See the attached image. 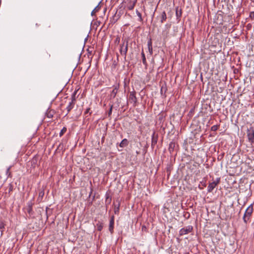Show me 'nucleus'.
Wrapping results in <instances>:
<instances>
[{
    "label": "nucleus",
    "instance_id": "17",
    "mask_svg": "<svg viewBox=\"0 0 254 254\" xmlns=\"http://www.w3.org/2000/svg\"><path fill=\"white\" fill-rule=\"evenodd\" d=\"M100 7H99V5L96 6L95 8L91 12V15H93L95 13L99 11Z\"/></svg>",
    "mask_w": 254,
    "mask_h": 254
},
{
    "label": "nucleus",
    "instance_id": "4",
    "mask_svg": "<svg viewBox=\"0 0 254 254\" xmlns=\"http://www.w3.org/2000/svg\"><path fill=\"white\" fill-rule=\"evenodd\" d=\"M76 94V92H74V94L72 95L71 97V101L70 102L68 105V106L66 107V109L67 110V113L66 114V115H67L69 112L72 109L75 105V95Z\"/></svg>",
    "mask_w": 254,
    "mask_h": 254
},
{
    "label": "nucleus",
    "instance_id": "22",
    "mask_svg": "<svg viewBox=\"0 0 254 254\" xmlns=\"http://www.w3.org/2000/svg\"><path fill=\"white\" fill-rule=\"evenodd\" d=\"M120 206L118 205L117 206H115L114 209V212L115 214H118L119 212Z\"/></svg>",
    "mask_w": 254,
    "mask_h": 254
},
{
    "label": "nucleus",
    "instance_id": "15",
    "mask_svg": "<svg viewBox=\"0 0 254 254\" xmlns=\"http://www.w3.org/2000/svg\"><path fill=\"white\" fill-rule=\"evenodd\" d=\"M175 148V143L171 142L169 146V151L170 153H172L174 151Z\"/></svg>",
    "mask_w": 254,
    "mask_h": 254
},
{
    "label": "nucleus",
    "instance_id": "16",
    "mask_svg": "<svg viewBox=\"0 0 254 254\" xmlns=\"http://www.w3.org/2000/svg\"><path fill=\"white\" fill-rule=\"evenodd\" d=\"M166 19V13L164 11L161 14V22L163 23L165 20Z\"/></svg>",
    "mask_w": 254,
    "mask_h": 254
},
{
    "label": "nucleus",
    "instance_id": "1",
    "mask_svg": "<svg viewBox=\"0 0 254 254\" xmlns=\"http://www.w3.org/2000/svg\"><path fill=\"white\" fill-rule=\"evenodd\" d=\"M128 50V41L124 40L123 43L120 45V54L125 57L126 58L127 53Z\"/></svg>",
    "mask_w": 254,
    "mask_h": 254
},
{
    "label": "nucleus",
    "instance_id": "12",
    "mask_svg": "<svg viewBox=\"0 0 254 254\" xmlns=\"http://www.w3.org/2000/svg\"><path fill=\"white\" fill-rule=\"evenodd\" d=\"M117 92H118V89H117V88H115L112 91V92L111 93V95H110L111 98H114L116 97Z\"/></svg>",
    "mask_w": 254,
    "mask_h": 254
},
{
    "label": "nucleus",
    "instance_id": "8",
    "mask_svg": "<svg viewBox=\"0 0 254 254\" xmlns=\"http://www.w3.org/2000/svg\"><path fill=\"white\" fill-rule=\"evenodd\" d=\"M114 216H112L110 220L109 230L111 234L114 232Z\"/></svg>",
    "mask_w": 254,
    "mask_h": 254
},
{
    "label": "nucleus",
    "instance_id": "2",
    "mask_svg": "<svg viewBox=\"0 0 254 254\" xmlns=\"http://www.w3.org/2000/svg\"><path fill=\"white\" fill-rule=\"evenodd\" d=\"M253 212V207L252 204H251L246 210L245 213L243 216V220L245 223H247L249 220L250 216Z\"/></svg>",
    "mask_w": 254,
    "mask_h": 254
},
{
    "label": "nucleus",
    "instance_id": "11",
    "mask_svg": "<svg viewBox=\"0 0 254 254\" xmlns=\"http://www.w3.org/2000/svg\"><path fill=\"white\" fill-rule=\"evenodd\" d=\"M157 138L155 137V133H154L152 135V146H154L157 143Z\"/></svg>",
    "mask_w": 254,
    "mask_h": 254
},
{
    "label": "nucleus",
    "instance_id": "7",
    "mask_svg": "<svg viewBox=\"0 0 254 254\" xmlns=\"http://www.w3.org/2000/svg\"><path fill=\"white\" fill-rule=\"evenodd\" d=\"M192 230V227L191 226H188L185 228H183L180 231V235H184L188 234Z\"/></svg>",
    "mask_w": 254,
    "mask_h": 254
},
{
    "label": "nucleus",
    "instance_id": "19",
    "mask_svg": "<svg viewBox=\"0 0 254 254\" xmlns=\"http://www.w3.org/2000/svg\"><path fill=\"white\" fill-rule=\"evenodd\" d=\"M5 224L3 221H0V230L1 231V233L3 231V229H4Z\"/></svg>",
    "mask_w": 254,
    "mask_h": 254
},
{
    "label": "nucleus",
    "instance_id": "29",
    "mask_svg": "<svg viewBox=\"0 0 254 254\" xmlns=\"http://www.w3.org/2000/svg\"><path fill=\"white\" fill-rule=\"evenodd\" d=\"M9 170H10V168L9 167L8 168H7V171H6L7 174H8L9 172Z\"/></svg>",
    "mask_w": 254,
    "mask_h": 254
},
{
    "label": "nucleus",
    "instance_id": "14",
    "mask_svg": "<svg viewBox=\"0 0 254 254\" xmlns=\"http://www.w3.org/2000/svg\"><path fill=\"white\" fill-rule=\"evenodd\" d=\"M148 48L149 52L150 54H152V42L151 40L148 42L147 43Z\"/></svg>",
    "mask_w": 254,
    "mask_h": 254
},
{
    "label": "nucleus",
    "instance_id": "3",
    "mask_svg": "<svg viewBox=\"0 0 254 254\" xmlns=\"http://www.w3.org/2000/svg\"><path fill=\"white\" fill-rule=\"evenodd\" d=\"M137 0H124L123 2L124 5V8H127L128 10H132L135 5Z\"/></svg>",
    "mask_w": 254,
    "mask_h": 254
},
{
    "label": "nucleus",
    "instance_id": "21",
    "mask_svg": "<svg viewBox=\"0 0 254 254\" xmlns=\"http://www.w3.org/2000/svg\"><path fill=\"white\" fill-rule=\"evenodd\" d=\"M66 131V128L64 127L60 132V136H62Z\"/></svg>",
    "mask_w": 254,
    "mask_h": 254
},
{
    "label": "nucleus",
    "instance_id": "10",
    "mask_svg": "<svg viewBox=\"0 0 254 254\" xmlns=\"http://www.w3.org/2000/svg\"><path fill=\"white\" fill-rule=\"evenodd\" d=\"M128 142L127 139H126V138L122 140V141L120 143V146L121 147H125L128 145Z\"/></svg>",
    "mask_w": 254,
    "mask_h": 254
},
{
    "label": "nucleus",
    "instance_id": "20",
    "mask_svg": "<svg viewBox=\"0 0 254 254\" xmlns=\"http://www.w3.org/2000/svg\"><path fill=\"white\" fill-rule=\"evenodd\" d=\"M141 56H142V63L146 65V58H145V54H144V53L143 52L141 53Z\"/></svg>",
    "mask_w": 254,
    "mask_h": 254
},
{
    "label": "nucleus",
    "instance_id": "18",
    "mask_svg": "<svg viewBox=\"0 0 254 254\" xmlns=\"http://www.w3.org/2000/svg\"><path fill=\"white\" fill-rule=\"evenodd\" d=\"M136 13L138 17V21L140 22H141L143 20L142 16H141V14L137 9L136 10Z\"/></svg>",
    "mask_w": 254,
    "mask_h": 254
},
{
    "label": "nucleus",
    "instance_id": "31",
    "mask_svg": "<svg viewBox=\"0 0 254 254\" xmlns=\"http://www.w3.org/2000/svg\"><path fill=\"white\" fill-rule=\"evenodd\" d=\"M31 209H32V208H31V207H30V209H29V211H29V212H30V210H31Z\"/></svg>",
    "mask_w": 254,
    "mask_h": 254
},
{
    "label": "nucleus",
    "instance_id": "13",
    "mask_svg": "<svg viewBox=\"0 0 254 254\" xmlns=\"http://www.w3.org/2000/svg\"><path fill=\"white\" fill-rule=\"evenodd\" d=\"M96 227L98 231H101L103 228V223L99 221L96 224Z\"/></svg>",
    "mask_w": 254,
    "mask_h": 254
},
{
    "label": "nucleus",
    "instance_id": "9",
    "mask_svg": "<svg viewBox=\"0 0 254 254\" xmlns=\"http://www.w3.org/2000/svg\"><path fill=\"white\" fill-rule=\"evenodd\" d=\"M248 137L250 141L254 143V130H252L248 133Z\"/></svg>",
    "mask_w": 254,
    "mask_h": 254
},
{
    "label": "nucleus",
    "instance_id": "27",
    "mask_svg": "<svg viewBox=\"0 0 254 254\" xmlns=\"http://www.w3.org/2000/svg\"><path fill=\"white\" fill-rule=\"evenodd\" d=\"M250 16L251 17H254V12H251L250 13Z\"/></svg>",
    "mask_w": 254,
    "mask_h": 254
},
{
    "label": "nucleus",
    "instance_id": "26",
    "mask_svg": "<svg viewBox=\"0 0 254 254\" xmlns=\"http://www.w3.org/2000/svg\"><path fill=\"white\" fill-rule=\"evenodd\" d=\"M112 108H113V105H112L110 107V110H109V115H111L112 114Z\"/></svg>",
    "mask_w": 254,
    "mask_h": 254
},
{
    "label": "nucleus",
    "instance_id": "28",
    "mask_svg": "<svg viewBox=\"0 0 254 254\" xmlns=\"http://www.w3.org/2000/svg\"><path fill=\"white\" fill-rule=\"evenodd\" d=\"M44 194V193L43 191H41L40 192H39V196H43Z\"/></svg>",
    "mask_w": 254,
    "mask_h": 254
},
{
    "label": "nucleus",
    "instance_id": "30",
    "mask_svg": "<svg viewBox=\"0 0 254 254\" xmlns=\"http://www.w3.org/2000/svg\"><path fill=\"white\" fill-rule=\"evenodd\" d=\"M176 14L177 16H178L177 10H176Z\"/></svg>",
    "mask_w": 254,
    "mask_h": 254
},
{
    "label": "nucleus",
    "instance_id": "24",
    "mask_svg": "<svg viewBox=\"0 0 254 254\" xmlns=\"http://www.w3.org/2000/svg\"><path fill=\"white\" fill-rule=\"evenodd\" d=\"M91 113H92V112H90V108H88L86 109V111H85L84 115H85L86 114H89V115H91Z\"/></svg>",
    "mask_w": 254,
    "mask_h": 254
},
{
    "label": "nucleus",
    "instance_id": "25",
    "mask_svg": "<svg viewBox=\"0 0 254 254\" xmlns=\"http://www.w3.org/2000/svg\"><path fill=\"white\" fill-rule=\"evenodd\" d=\"M53 112L51 113V112H49L48 113H47V117L49 118H52L53 116Z\"/></svg>",
    "mask_w": 254,
    "mask_h": 254
},
{
    "label": "nucleus",
    "instance_id": "5",
    "mask_svg": "<svg viewBox=\"0 0 254 254\" xmlns=\"http://www.w3.org/2000/svg\"><path fill=\"white\" fill-rule=\"evenodd\" d=\"M219 182L220 178H217L216 181L210 183L207 187V191L209 192H211Z\"/></svg>",
    "mask_w": 254,
    "mask_h": 254
},
{
    "label": "nucleus",
    "instance_id": "23",
    "mask_svg": "<svg viewBox=\"0 0 254 254\" xmlns=\"http://www.w3.org/2000/svg\"><path fill=\"white\" fill-rule=\"evenodd\" d=\"M218 126L217 125H214L211 127V130L212 131H216L218 129Z\"/></svg>",
    "mask_w": 254,
    "mask_h": 254
},
{
    "label": "nucleus",
    "instance_id": "6",
    "mask_svg": "<svg viewBox=\"0 0 254 254\" xmlns=\"http://www.w3.org/2000/svg\"><path fill=\"white\" fill-rule=\"evenodd\" d=\"M129 102L131 103H132L134 106H136L137 98L134 92H130L129 93Z\"/></svg>",
    "mask_w": 254,
    "mask_h": 254
}]
</instances>
